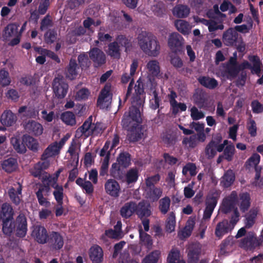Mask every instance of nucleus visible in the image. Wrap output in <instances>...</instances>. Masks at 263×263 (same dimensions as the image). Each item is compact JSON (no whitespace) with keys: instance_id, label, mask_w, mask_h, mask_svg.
<instances>
[{"instance_id":"nucleus-1","label":"nucleus","mask_w":263,"mask_h":263,"mask_svg":"<svg viewBox=\"0 0 263 263\" xmlns=\"http://www.w3.org/2000/svg\"><path fill=\"white\" fill-rule=\"evenodd\" d=\"M141 112H126L123 116L122 124L123 128L129 131L127 135L130 142H135L142 139L143 135Z\"/></svg>"},{"instance_id":"nucleus-2","label":"nucleus","mask_w":263,"mask_h":263,"mask_svg":"<svg viewBox=\"0 0 263 263\" xmlns=\"http://www.w3.org/2000/svg\"><path fill=\"white\" fill-rule=\"evenodd\" d=\"M137 40L140 48L146 54L156 57L160 54V42L153 33L142 30L138 34Z\"/></svg>"},{"instance_id":"nucleus-3","label":"nucleus","mask_w":263,"mask_h":263,"mask_svg":"<svg viewBox=\"0 0 263 263\" xmlns=\"http://www.w3.org/2000/svg\"><path fill=\"white\" fill-rule=\"evenodd\" d=\"M110 174L115 179L125 182L128 185L135 184L139 176V171L136 167L128 170L124 175L120 166H118L116 163L112 164Z\"/></svg>"},{"instance_id":"nucleus-4","label":"nucleus","mask_w":263,"mask_h":263,"mask_svg":"<svg viewBox=\"0 0 263 263\" xmlns=\"http://www.w3.org/2000/svg\"><path fill=\"white\" fill-rule=\"evenodd\" d=\"M135 91L132 97V106L128 111L141 112L143 110L145 100V93L144 89V84L140 78L134 87Z\"/></svg>"},{"instance_id":"nucleus-5","label":"nucleus","mask_w":263,"mask_h":263,"mask_svg":"<svg viewBox=\"0 0 263 263\" xmlns=\"http://www.w3.org/2000/svg\"><path fill=\"white\" fill-rule=\"evenodd\" d=\"M263 237L260 235L257 237L253 232H249L239 241V247L247 251L253 252L262 246Z\"/></svg>"},{"instance_id":"nucleus-6","label":"nucleus","mask_w":263,"mask_h":263,"mask_svg":"<svg viewBox=\"0 0 263 263\" xmlns=\"http://www.w3.org/2000/svg\"><path fill=\"white\" fill-rule=\"evenodd\" d=\"M69 86L62 78L55 77L52 82V88L55 97L63 99L67 95Z\"/></svg>"},{"instance_id":"nucleus-7","label":"nucleus","mask_w":263,"mask_h":263,"mask_svg":"<svg viewBox=\"0 0 263 263\" xmlns=\"http://www.w3.org/2000/svg\"><path fill=\"white\" fill-rule=\"evenodd\" d=\"M27 221L26 216L21 213L14 220V234L19 238L26 236L28 231Z\"/></svg>"},{"instance_id":"nucleus-8","label":"nucleus","mask_w":263,"mask_h":263,"mask_svg":"<svg viewBox=\"0 0 263 263\" xmlns=\"http://www.w3.org/2000/svg\"><path fill=\"white\" fill-rule=\"evenodd\" d=\"M183 38L180 34L173 32L168 36V46L173 53H181L183 49Z\"/></svg>"},{"instance_id":"nucleus-9","label":"nucleus","mask_w":263,"mask_h":263,"mask_svg":"<svg viewBox=\"0 0 263 263\" xmlns=\"http://www.w3.org/2000/svg\"><path fill=\"white\" fill-rule=\"evenodd\" d=\"M50 250L57 251L61 250L64 243V238L58 232L52 231L49 233V237L47 243Z\"/></svg>"},{"instance_id":"nucleus-10","label":"nucleus","mask_w":263,"mask_h":263,"mask_svg":"<svg viewBox=\"0 0 263 263\" xmlns=\"http://www.w3.org/2000/svg\"><path fill=\"white\" fill-rule=\"evenodd\" d=\"M187 263H197L201 253V246L198 242H193L186 248Z\"/></svg>"},{"instance_id":"nucleus-11","label":"nucleus","mask_w":263,"mask_h":263,"mask_svg":"<svg viewBox=\"0 0 263 263\" xmlns=\"http://www.w3.org/2000/svg\"><path fill=\"white\" fill-rule=\"evenodd\" d=\"M238 199V195L235 191L231 192L230 195L225 197L222 201L221 211L222 213L227 214L236 208L235 205Z\"/></svg>"},{"instance_id":"nucleus-12","label":"nucleus","mask_w":263,"mask_h":263,"mask_svg":"<svg viewBox=\"0 0 263 263\" xmlns=\"http://www.w3.org/2000/svg\"><path fill=\"white\" fill-rule=\"evenodd\" d=\"M110 84L107 83L101 90L97 99V105L101 109L107 108L110 103L111 96Z\"/></svg>"},{"instance_id":"nucleus-13","label":"nucleus","mask_w":263,"mask_h":263,"mask_svg":"<svg viewBox=\"0 0 263 263\" xmlns=\"http://www.w3.org/2000/svg\"><path fill=\"white\" fill-rule=\"evenodd\" d=\"M31 236L37 242L43 245L48 241L49 234L44 226L34 225L33 227Z\"/></svg>"},{"instance_id":"nucleus-14","label":"nucleus","mask_w":263,"mask_h":263,"mask_svg":"<svg viewBox=\"0 0 263 263\" xmlns=\"http://www.w3.org/2000/svg\"><path fill=\"white\" fill-rule=\"evenodd\" d=\"M194 103L200 109L208 107V95L203 89L197 88L193 95Z\"/></svg>"},{"instance_id":"nucleus-15","label":"nucleus","mask_w":263,"mask_h":263,"mask_svg":"<svg viewBox=\"0 0 263 263\" xmlns=\"http://www.w3.org/2000/svg\"><path fill=\"white\" fill-rule=\"evenodd\" d=\"M90 60L93 62L95 67H99L106 62V55L99 48L94 47L91 49L89 52Z\"/></svg>"},{"instance_id":"nucleus-16","label":"nucleus","mask_w":263,"mask_h":263,"mask_svg":"<svg viewBox=\"0 0 263 263\" xmlns=\"http://www.w3.org/2000/svg\"><path fill=\"white\" fill-rule=\"evenodd\" d=\"M104 189L106 193L114 198L118 197L121 192L119 183L113 179H108L106 181L104 184Z\"/></svg>"},{"instance_id":"nucleus-17","label":"nucleus","mask_w":263,"mask_h":263,"mask_svg":"<svg viewBox=\"0 0 263 263\" xmlns=\"http://www.w3.org/2000/svg\"><path fill=\"white\" fill-rule=\"evenodd\" d=\"M238 37V33L233 28H229L222 34V40L227 46H233L236 45Z\"/></svg>"},{"instance_id":"nucleus-18","label":"nucleus","mask_w":263,"mask_h":263,"mask_svg":"<svg viewBox=\"0 0 263 263\" xmlns=\"http://www.w3.org/2000/svg\"><path fill=\"white\" fill-rule=\"evenodd\" d=\"M116 41L120 47L124 48L126 52H130L134 48L133 37L131 36L122 34H118L116 37Z\"/></svg>"},{"instance_id":"nucleus-19","label":"nucleus","mask_w":263,"mask_h":263,"mask_svg":"<svg viewBox=\"0 0 263 263\" xmlns=\"http://www.w3.org/2000/svg\"><path fill=\"white\" fill-rule=\"evenodd\" d=\"M50 190V189L48 185H42L40 186L38 191L35 193L40 205L45 207L49 206L50 202L47 200L46 198L44 197V195L48 196Z\"/></svg>"},{"instance_id":"nucleus-20","label":"nucleus","mask_w":263,"mask_h":263,"mask_svg":"<svg viewBox=\"0 0 263 263\" xmlns=\"http://www.w3.org/2000/svg\"><path fill=\"white\" fill-rule=\"evenodd\" d=\"M233 227H231L229 221L224 219L219 222L216 227L215 235L218 239H221L226 234L232 231Z\"/></svg>"},{"instance_id":"nucleus-21","label":"nucleus","mask_w":263,"mask_h":263,"mask_svg":"<svg viewBox=\"0 0 263 263\" xmlns=\"http://www.w3.org/2000/svg\"><path fill=\"white\" fill-rule=\"evenodd\" d=\"M150 84L151 87L149 88V94L153 95V98L149 100V106L152 109L156 110L159 107L161 99V98L158 96V92L156 90L157 85L151 81H150Z\"/></svg>"},{"instance_id":"nucleus-22","label":"nucleus","mask_w":263,"mask_h":263,"mask_svg":"<svg viewBox=\"0 0 263 263\" xmlns=\"http://www.w3.org/2000/svg\"><path fill=\"white\" fill-rule=\"evenodd\" d=\"M89 256L92 263H102L103 260L102 249L98 245L91 247L89 251Z\"/></svg>"},{"instance_id":"nucleus-23","label":"nucleus","mask_w":263,"mask_h":263,"mask_svg":"<svg viewBox=\"0 0 263 263\" xmlns=\"http://www.w3.org/2000/svg\"><path fill=\"white\" fill-rule=\"evenodd\" d=\"M25 129L28 133L35 136L41 135L43 131L42 125L33 120H29L25 125Z\"/></svg>"},{"instance_id":"nucleus-24","label":"nucleus","mask_w":263,"mask_h":263,"mask_svg":"<svg viewBox=\"0 0 263 263\" xmlns=\"http://www.w3.org/2000/svg\"><path fill=\"white\" fill-rule=\"evenodd\" d=\"M17 120V117L10 110H5L1 116L0 121L1 123L7 127L11 126L15 123Z\"/></svg>"},{"instance_id":"nucleus-25","label":"nucleus","mask_w":263,"mask_h":263,"mask_svg":"<svg viewBox=\"0 0 263 263\" xmlns=\"http://www.w3.org/2000/svg\"><path fill=\"white\" fill-rule=\"evenodd\" d=\"M136 214L140 219L150 216L152 214L150 204L144 201L139 202L137 204Z\"/></svg>"},{"instance_id":"nucleus-26","label":"nucleus","mask_w":263,"mask_h":263,"mask_svg":"<svg viewBox=\"0 0 263 263\" xmlns=\"http://www.w3.org/2000/svg\"><path fill=\"white\" fill-rule=\"evenodd\" d=\"M137 204L133 201L126 202L121 208L120 212L121 216L124 218H128L136 212Z\"/></svg>"},{"instance_id":"nucleus-27","label":"nucleus","mask_w":263,"mask_h":263,"mask_svg":"<svg viewBox=\"0 0 263 263\" xmlns=\"http://www.w3.org/2000/svg\"><path fill=\"white\" fill-rule=\"evenodd\" d=\"M92 117H89L83 123L82 126L77 130V134L81 136L84 135L88 137L91 135Z\"/></svg>"},{"instance_id":"nucleus-28","label":"nucleus","mask_w":263,"mask_h":263,"mask_svg":"<svg viewBox=\"0 0 263 263\" xmlns=\"http://www.w3.org/2000/svg\"><path fill=\"white\" fill-rule=\"evenodd\" d=\"M51 186L54 189L53 192V195L58 205L62 206L63 204L64 198V189L63 186L58 184L57 181H54L51 183Z\"/></svg>"},{"instance_id":"nucleus-29","label":"nucleus","mask_w":263,"mask_h":263,"mask_svg":"<svg viewBox=\"0 0 263 263\" xmlns=\"http://www.w3.org/2000/svg\"><path fill=\"white\" fill-rule=\"evenodd\" d=\"M14 214L12 206L8 203H4L1 206L0 212V220H5L6 219H13Z\"/></svg>"},{"instance_id":"nucleus-30","label":"nucleus","mask_w":263,"mask_h":263,"mask_svg":"<svg viewBox=\"0 0 263 263\" xmlns=\"http://www.w3.org/2000/svg\"><path fill=\"white\" fill-rule=\"evenodd\" d=\"M198 82L204 87L209 89H214L218 85V81L214 78L206 76H200L198 78Z\"/></svg>"},{"instance_id":"nucleus-31","label":"nucleus","mask_w":263,"mask_h":263,"mask_svg":"<svg viewBox=\"0 0 263 263\" xmlns=\"http://www.w3.org/2000/svg\"><path fill=\"white\" fill-rule=\"evenodd\" d=\"M2 232L4 235L7 236H11L14 233V219H6L5 220L2 221Z\"/></svg>"},{"instance_id":"nucleus-32","label":"nucleus","mask_w":263,"mask_h":263,"mask_svg":"<svg viewBox=\"0 0 263 263\" xmlns=\"http://www.w3.org/2000/svg\"><path fill=\"white\" fill-rule=\"evenodd\" d=\"M2 167L6 172L12 173L17 168V160L12 157L5 159L2 163Z\"/></svg>"},{"instance_id":"nucleus-33","label":"nucleus","mask_w":263,"mask_h":263,"mask_svg":"<svg viewBox=\"0 0 263 263\" xmlns=\"http://www.w3.org/2000/svg\"><path fill=\"white\" fill-rule=\"evenodd\" d=\"M108 55L114 59H119L121 57V49L119 45L116 41L110 43L108 45V49L106 51Z\"/></svg>"},{"instance_id":"nucleus-34","label":"nucleus","mask_w":263,"mask_h":263,"mask_svg":"<svg viewBox=\"0 0 263 263\" xmlns=\"http://www.w3.org/2000/svg\"><path fill=\"white\" fill-rule=\"evenodd\" d=\"M240 203L239 208L240 211L245 213L247 211L251 205V197L248 192L240 193L239 195Z\"/></svg>"},{"instance_id":"nucleus-35","label":"nucleus","mask_w":263,"mask_h":263,"mask_svg":"<svg viewBox=\"0 0 263 263\" xmlns=\"http://www.w3.org/2000/svg\"><path fill=\"white\" fill-rule=\"evenodd\" d=\"M117 161L118 166L123 167V168H127L131 164V155L126 152H123L119 155L117 157Z\"/></svg>"},{"instance_id":"nucleus-36","label":"nucleus","mask_w":263,"mask_h":263,"mask_svg":"<svg viewBox=\"0 0 263 263\" xmlns=\"http://www.w3.org/2000/svg\"><path fill=\"white\" fill-rule=\"evenodd\" d=\"M235 176L231 169L228 170L225 172L221 181V183L225 188H228L231 186L235 181Z\"/></svg>"},{"instance_id":"nucleus-37","label":"nucleus","mask_w":263,"mask_h":263,"mask_svg":"<svg viewBox=\"0 0 263 263\" xmlns=\"http://www.w3.org/2000/svg\"><path fill=\"white\" fill-rule=\"evenodd\" d=\"M59 153V148L57 143L50 144L44 151L41 159H47L57 155Z\"/></svg>"},{"instance_id":"nucleus-38","label":"nucleus","mask_w":263,"mask_h":263,"mask_svg":"<svg viewBox=\"0 0 263 263\" xmlns=\"http://www.w3.org/2000/svg\"><path fill=\"white\" fill-rule=\"evenodd\" d=\"M220 194L217 191L210 192L206 199V206L214 209L217 203Z\"/></svg>"},{"instance_id":"nucleus-39","label":"nucleus","mask_w":263,"mask_h":263,"mask_svg":"<svg viewBox=\"0 0 263 263\" xmlns=\"http://www.w3.org/2000/svg\"><path fill=\"white\" fill-rule=\"evenodd\" d=\"M190 12V8L185 5H179L173 9V14L179 18H184L188 16Z\"/></svg>"},{"instance_id":"nucleus-40","label":"nucleus","mask_w":263,"mask_h":263,"mask_svg":"<svg viewBox=\"0 0 263 263\" xmlns=\"http://www.w3.org/2000/svg\"><path fill=\"white\" fill-rule=\"evenodd\" d=\"M182 144L185 148L187 149H193L198 145V139L196 134L192 135L190 137H185L183 138Z\"/></svg>"},{"instance_id":"nucleus-41","label":"nucleus","mask_w":263,"mask_h":263,"mask_svg":"<svg viewBox=\"0 0 263 263\" xmlns=\"http://www.w3.org/2000/svg\"><path fill=\"white\" fill-rule=\"evenodd\" d=\"M23 141L25 147L27 146L28 148L33 152L37 151L39 143L33 137L28 135H24L23 136Z\"/></svg>"},{"instance_id":"nucleus-42","label":"nucleus","mask_w":263,"mask_h":263,"mask_svg":"<svg viewBox=\"0 0 263 263\" xmlns=\"http://www.w3.org/2000/svg\"><path fill=\"white\" fill-rule=\"evenodd\" d=\"M61 119L67 125L72 126L76 124V116L72 112L67 111L63 112Z\"/></svg>"},{"instance_id":"nucleus-43","label":"nucleus","mask_w":263,"mask_h":263,"mask_svg":"<svg viewBox=\"0 0 263 263\" xmlns=\"http://www.w3.org/2000/svg\"><path fill=\"white\" fill-rule=\"evenodd\" d=\"M78 68L76 60L71 59L67 68V77L70 79H73L77 76V71Z\"/></svg>"},{"instance_id":"nucleus-44","label":"nucleus","mask_w":263,"mask_h":263,"mask_svg":"<svg viewBox=\"0 0 263 263\" xmlns=\"http://www.w3.org/2000/svg\"><path fill=\"white\" fill-rule=\"evenodd\" d=\"M257 214V209H252L250 210L246 217L245 227L246 228L249 229L254 225Z\"/></svg>"},{"instance_id":"nucleus-45","label":"nucleus","mask_w":263,"mask_h":263,"mask_svg":"<svg viewBox=\"0 0 263 263\" xmlns=\"http://www.w3.org/2000/svg\"><path fill=\"white\" fill-rule=\"evenodd\" d=\"M249 60L253 63V66L251 68V72L256 74L258 76H260L261 63L259 58L256 55H253L250 58Z\"/></svg>"},{"instance_id":"nucleus-46","label":"nucleus","mask_w":263,"mask_h":263,"mask_svg":"<svg viewBox=\"0 0 263 263\" xmlns=\"http://www.w3.org/2000/svg\"><path fill=\"white\" fill-rule=\"evenodd\" d=\"M140 240L142 244L147 248H151L153 245V240L151 236L147 233L143 232L142 228L139 230Z\"/></svg>"},{"instance_id":"nucleus-47","label":"nucleus","mask_w":263,"mask_h":263,"mask_svg":"<svg viewBox=\"0 0 263 263\" xmlns=\"http://www.w3.org/2000/svg\"><path fill=\"white\" fill-rule=\"evenodd\" d=\"M11 143L13 145L14 149L19 153H24L26 151V147L24 146V143L23 140L13 137L11 139Z\"/></svg>"},{"instance_id":"nucleus-48","label":"nucleus","mask_w":263,"mask_h":263,"mask_svg":"<svg viewBox=\"0 0 263 263\" xmlns=\"http://www.w3.org/2000/svg\"><path fill=\"white\" fill-rule=\"evenodd\" d=\"M160 256V251H153L143 258L142 261V263H157Z\"/></svg>"},{"instance_id":"nucleus-49","label":"nucleus","mask_w":263,"mask_h":263,"mask_svg":"<svg viewBox=\"0 0 263 263\" xmlns=\"http://www.w3.org/2000/svg\"><path fill=\"white\" fill-rule=\"evenodd\" d=\"M182 260L180 259V251L176 248H173L167 258L168 263H180Z\"/></svg>"},{"instance_id":"nucleus-50","label":"nucleus","mask_w":263,"mask_h":263,"mask_svg":"<svg viewBox=\"0 0 263 263\" xmlns=\"http://www.w3.org/2000/svg\"><path fill=\"white\" fill-rule=\"evenodd\" d=\"M175 25L177 29L182 34L185 35L189 32V23L182 20H177L175 22Z\"/></svg>"},{"instance_id":"nucleus-51","label":"nucleus","mask_w":263,"mask_h":263,"mask_svg":"<svg viewBox=\"0 0 263 263\" xmlns=\"http://www.w3.org/2000/svg\"><path fill=\"white\" fill-rule=\"evenodd\" d=\"M18 112L20 114L25 112L24 116L27 118H35L36 116V111L32 107L22 106L19 108Z\"/></svg>"},{"instance_id":"nucleus-52","label":"nucleus","mask_w":263,"mask_h":263,"mask_svg":"<svg viewBox=\"0 0 263 263\" xmlns=\"http://www.w3.org/2000/svg\"><path fill=\"white\" fill-rule=\"evenodd\" d=\"M171 200L167 196L161 199L159 201V209L163 214H166L170 210Z\"/></svg>"},{"instance_id":"nucleus-53","label":"nucleus","mask_w":263,"mask_h":263,"mask_svg":"<svg viewBox=\"0 0 263 263\" xmlns=\"http://www.w3.org/2000/svg\"><path fill=\"white\" fill-rule=\"evenodd\" d=\"M176 225L175 214L174 212H171L166 222V230L169 233H171L175 230Z\"/></svg>"},{"instance_id":"nucleus-54","label":"nucleus","mask_w":263,"mask_h":263,"mask_svg":"<svg viewBox=\"0 0 263 263\" xmlns=\"http://www.w3.org/2000/svg\"><path fill=\"white\" fill-rule=\"evenodd\" d=\"M260 160V156L257 153H254L247 160L245 166L247 169H250L251 167L258 166Z\"/></svg>"},{"instance_id":"nucleus-55","label":"nucleus","mask_w":263,"mask_h":263,"mask_svg":"<svg viewBox=\"0 0 263 263\" xmlns=\"http://www.w3.org/2000/svg\"><path fill=\"white\" fill-rule=\"evenodd\" d=\"M235 153V149L234 145L231 144L226 146L222 156L224 159L230 162L233 160Z\"/></svg>"},{"instance_id":"nucleus-56","label":"nucleus","mask_w":263,"mask_h":263,"mask_svg":"<svg viewBox=\"0 0 263 263\" xmlns=\"http://www.w3.org/2000/svg\"><path fill=\"white\" fill-rule=\"evenodd\" d=\"M17 30V26L14 24H8L4 29L3 36L5 39H8L14 35Z\"/></svg>"},{"instance_id":"nucleus-57","label":"nucleus","mask_w":263,"mask_h":263,"mask_svg":"<svg viewBox=\"0 0 263 263\" xmlns=\"http://www.w3.org/2000/svg\"><path fill=\"white\" fill-rule=\"evenodd\" d=\"M147 68L151 74L154 76H157L160 72V67L159 63L156 60H152L147 64Z\"/></svg>"},{"instance_id":"nucleus-58","label":"nucleus","mask_w":263,"mask_h":263,"mask_svg":"<svg viewBox=\"0 0 263 263\" xmlns=\"http://www.w3.org/2000/svg\"><path fill=\"white\" fill-rule=\"evenodd\" d=\"M247 123V128L251 137H254L257 135V126L255 121L251 118V115Z\"/></svg>"},{"instance_id":"nucleus-59","label":"nucleus","mask_w":263,"mask_h":263,"mask_svg":"<svg viewBox=\"0 0 263 263\" xmlns=\"http://www.w3.org/2000/svg\"><path fill=\"white\" fill-rule=\"evenodd\" d=\"M162 191L160 188L156 187L155 186L150 187L149 191L147 192V194L150 199L153 201L158 200L161 196Z\"/></svg>"},{"instance_id":"nucleus-60","label":"nucleus","mask_w":263,"mask_h":263,"mask_svg":"<svg viewBox=\"0 0 263 263\" xmlns=\"http://www.w3.org/2000/svg\"><path fill=\"white\" fill-rule=\"evenodd\" d=\"M11 83L9 72L4 69L0 70V85L3 87L8 86Z\"/></svg>"},{"instance_id":"nucleus-61","label":"nucleus","mask_w":263,"mask_h":263,"mask_svg":"<svg viewBox=\"0 0 263 263\" xmlns=\"http://www.w3.org/2000/svg\"><path fill=\"white\" fill-rule=\"evenodd\" d=\"M205 154L209 159L213 158L217 154L215 145L213 142H210L205 148Z\"/></svg>"},{"instance_id":"nucleus-62","label":"nucleus","mask_w":263,"mask_h":263,"mask_svg":"<svg viewBox=\"0 0 263 263\" xmlns=\"http://www.w3.org/2000/svg\"><path fill=\"white\" fill-rule=\"evenodd\" d=\"M45 40L47 44L53 43L57 38V33L54 29H49L44 35Z\"/></svg>"},{"instance_id":"nucleus-63","label":"nucleus","mask_w":263,"mask_h":263,"mask_svg":"<svg viewBox=\"0 0 263 263\" xmlns=\"http://www.w3.org/2000/svg\"><path fill=\"white\" fill-rule=\"evenodd\" d=\"M78 61L82 69L89 67L90 65V61L86 53L80 54L78 57Z\"/></svg>"},{"instance_id":"nucleus-64","label":"nucleus","mask_w":263,"mask_h":263,"mask_svg":"<svg viewBox=\"0 0 263 263\" xmlns=\"http://www.w3.org/2000/svg\"><path fill=\"white\" fill-rule=\"evenodd\" d=\"M9 196L11 201L16 205L20 204L21 202V196L16 194L15 189L14 187L10 188L8 191Z\"/></svg>"}]
</instances>
